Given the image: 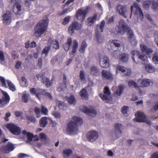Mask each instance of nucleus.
Instances as JSON below:
<instances>
[{
    "instance_id": "61",
    "label": "nucleus",
    "mask_w": 158,
    "mask_h": 158,
    "mask_svg": "<svg viewBox=\"0 0 158 158\" xmlns=\"http://www.w3.org/2000/svg\"><path fill=\"white\" fill-rule=\"evenodd\" d=\"M37 89H36L35 88H32L30 89V93L33 95L36 94Z\"/></svg>"
},
{
    "instance_id": "18",
    "label": "nucleus",
    "mask_w": 158,
    "mask_h": 158,
    "mask_svg": "<svg viewBox=\"0 0 158 158\" xmlns=\"http://www.w3.org/2000/svg\"><path fill=\"white\" fill-rule=\"evenodd\" d=\"M41 95H44L47 98L49 99H52V96L49 93L45 92V91L44 89H38L36 93V96L40 98V97Z\"/></svg>"
},
{
    "instance_id": "45",
    "label": "nucleus",
    "mask_w": 158,
    "mask_h": 158,
    "mask_svg": "<svg viewBox=\"0 0 158 158\" xmlns=\"http://www.w3.org/2000/svg\"><path fill=\"white\" fill-rule=\"evenodd\" d=\"M10 99H0V107H3L9 102Z\"/></svg>"
},
{
    "instance_id": "62",
    "label": "nucleus",
    "mask_w": 158,
    "mask_h": 158,
    "mask_svg": "<svg viewBox=\"0 0 158 158\" xmlns=\"http://www.w3.org/2000/svg\"><path fill=\"white\" fill-rule=\"evenodd\" d=\"M28 156L27 155L23 153H19L18 155V158H24L26 157H28Z\"/></svg>"
},
{
    "instance_id": "33",
    "label": "nucleus",
    "mask_w": 158,
    "mask_h": 158,
    "mask_svg": "<svg viewBox=\"0 0 158 158\" xmlns=\"http://www.w3.org/2000/svg\"><path fill=\"white\" fill-rule=\"evenodd\" d=\"M129 55L127 53H123L121 55L119 56L120 60L123 62H127L129 59Z\"/></svg>"
},
{
    "instance_id": "37",
    "label": "nucleus",
    "mask_w": 158,
    "mask_h": 158,
    "mask_svg": "<svg viewBox=\"0 0 158 158\" xmlns=\"http://www.w3.org/2000/svg\"><path fill=\"white\" fill-rule=\"evenodd\" d=\"M129 107L127 106H123L121 109V112L125 116H127Z\"/></svg>"
},
{
    "instance_id": "11",
    "label": "nucleus",
    "mask_w": 158,
    "mask_h": 158,
    "mask_svg": "<svg viewBox=\"0 0 158 158\" xmlns=\"http://www.w3.org/2000/svg\"><path fill=\"white\" fill-rule=\"evenodd\" d=\"M151 4H152V8L153 10H158V0H157L156 2L154 1H145L143 3V5L145 9L148 10Z\"/></svg>"
},
{
    "instance_id": "5",
    "label": "nucleus",
    "mask_w": 158,
    "mask_h": 158,
    "mask_svg": "<svg viewBox=\"0 0 158 158\" xmlns=\"http://www.w3.org/2000/svg\"><path fill=\"white\" fill-rule=\"evenodd\" d=\"M91 9L90 6H87L84 8L78 10L76 14V17L77 19L83 22L85 19L86 15L89 12Z\"/></svg>"
},
{
    "instance_id": "35",
    "label": "nucleus",
    "mask_w": 158,
    "mask_h": 158,
    "mask_svg": "<svg viewBox=\"0 0 158 158\" xmlns=\"http://www.w3.org/2000/svg\"><path fill=\"white\" fill-rule=\"evenodd\" d=\"M42 82L47 87H48L51 86L52 84V81L50 82L49 79L46 77L43 78Z\"/></svg>"
},
{
    "instance_id": "34",
    "label": "nucleus",
    "mask_w": 158,
    "mask_h": 158,
    "mask_svg": "<svg viewBox=\"0 0 158 158\" xmlns=\"http://www.w3.org/2000/svg\"><path fill=\"white\" fill-rule=\"evenodd\" d=\"M51 48V46L49 45L46 46L43 49L42 52V56L43 57H45L47 56Z\"/></svg>"
},
{
    "instance_id": "13",
    "label": "nucleus",
    "mask_w": 158,
    "mask_h": 158,
    "mask_svg": "<svg viewBox=\"0 0 158 158\" xmlns=\"http://www.w3.org/2000/svg\"><path fill=\"white\" fill-rule=\"evenodd\" d=\"M80 109L83 112L90 116L94 117L97 114L96 111L93 109H89L85 106H81Z\"/></svg>"
},
{
    "instance_id": "54",
    "label": "nucleus",
    "mask_w": 158,
    "mask_h": 158,
    "mask_svg": "<svg viewBox=\"0 0 158 158\" xmlns=\"http://www.w3.org/2000/svg\"><path fill=\"white\" fill-rule=\"evenodd\" d=\"M110 44L111 46L114 45L116 47H119L120 46V44L118 42V40H113L111 42Z\"/></svg>"
},
{
    "instance_id": "24",
    "label": "nucleus",
    "mask_w": 158,
    "mask_h": 158,
    "mask_svg": "<svg viewBox=\"0 0 158 158\" xmlns=\"http://www.w3.org/2000/svg\"><path fill=\"white\" fill-rule=\"evenodd\" d=\"M97 14H94L92 16L89 17L87 19V25L88 26H92L96 21L97 18Z\"/></svg>"
},
{
    "instance_id": "57",
    "label": "nucleus",
    "mask_w": 158,
    "mask_h": 158,
    "mask_svg": "<svg viewBox=\"0 0 158 158\" xmlns=\"http://www.w3.org/2000/svg\"><path fill=\"white\" fill-rule=\"evenodd\" d=\"M44 73H40L39 74H37L36 75L37 78L39 80H41V81L43 80V78L45 77H44Z\"/></svg>"
},
{
    "instance_id": "8",
    "label": "nucleus",
    "mask_w": 158,
    "mask_h": 158,
    "mask_svg": "<svg viewBox=\"0 0 158 158\" xmlns=\"http://www.w3.org/2000/svg\"><path fill=\"white\" fill-rule=\"evenodd\" d=\"M6 127L12 134L18 135L21 133L20 128L14 123H8Z\"/></svg>"
},
{
    "instance_id": "44",
    "label": "nucleus",
    "mask_w": 158,
    "mask_h": 158,
    "mask_svg": "<svg viewBox=\"0 0 158 158\" xmlns=\"http://www.w3.org/2000/svg\"><path fill=\"white\" fill-rule=\"evenodd\" d=\"M114 126L115 131H118V132L121 134L122 133V131L121 130V128L122 126V124H121L116 123L114 124Z\"/></svg>"
},
{
    "instance_id": "32",
    "label": "nucleus",
    "mask_w": 158,
    "mask_h": 158,
    "mask_svg": "<svg viewBox=\"0 0 158 158\" xmlns=\"http://www.w3.org/2000/svg\"><path fill=\"white\" fill-rule=\"evenodd\" d=\"M58 106L60 110H65L68 108L67 105L62 101H58Z\"/></svg>"
},
{
    "instance_id": "14",
    "label": "nucleus",
    "mask_w": 158,
    "mask_h": 158,
    "mask_svg": "<svg viewBox=\"0 0 158 158\" xmlns=\"http://www.w3.org/2000/svg\"><path fill=\"white\" fill-rule=\"evenodd\" d=\"M99 58V63L102 67L106 68L109 66L110 61L108 57L102 56H100Z\"/></svg>"
},
{
    "instance_id": "51",
    "label": "nucleus",
    "mask_w": 158,
    "mask_h": 158,
    "mask_svg": "<svg viewBox=\"0 0 158 158\" xmlns=\"http://www.w3.org/2000/svg\"><path fill=\"white\" fill-rule=\"evenodd\" d=\"M52 44L53 47L54 48L56 49H58L59 48L60 45L57 40H53L52 41Z\"/></svg>"
},
{
    "instance_id": "27",
    "label": "nucleus",
    "mask_w": 158,
    "mask_h": 158,
    "mask_svg": "<svg viewBox=\"0 0 158 158\" xmlns=\"http://www.w3.org/2000/svg\"><path fill=\"white\" fill-rule=\"evenodd\" d=\"M91 74L95 76H98L100 75L99 69L95 66H92L90 69Z\"/></svg>"
},
{
    "instance_id": "53",
    "label": "nucleus",
    "mask_w": 158,
    "mask_h": 158,
    "mask_svg": "<svg viewBox=\"0 0 158 158\" xmlns=\"http://www.w3.org/2000/svg\"><path fill=\"white\" fill-rule=\"evenodd\" d=\"M0 81L2 84V86L5 88H6V81L4 77L0 76Z\"/></svg>"
},
{
    "instance_id": "20",
    "label": "nucleus",
    "mask_w": 158,
    "mask_h": 158,
    "mask_svg": "<svg viewBox=\"0 0 158 158\" xmlns=\"http://www.w3.org/2000/svg\"><path fill=\"white\" fill-rule=\"evenodd\" d=\"M15 5L13 7L14 12L16 15L20 14V12L21 10V6L20 5L21 0H16Z\"/></svg>"
},
{
    "instance_id": "38",
    "label": "nucleus",
    "mask_w": 158,
    "mask_h": 158,
    "mask_svg": "<svg viewBox=\"0 0 158 158\" xmlns=\"http://www.w3.org/2000/svg\"><path fill=\"white\" fill-rule=\"evenodd\" d=\"M6 82L9 89L10 90L13 91H15L16 90V89L15 86L12 83L11 81L7 80L6 81Z\"/></svg>"
},
{
    "instance_id": "29",
    "label": "nucleus",
    "mask_w": 158,
    "mask_h": 158,
    "mask_svg": "<svg viewBox=\"0 0 158 158\" xmlns=\"http://www.w3.org/2000/svg\"><path fill=\"white\" fill-rule=\"evenodd\" d=\"M124 88V86L123 85H120L118 87L117 91L114 93V96L115 97L120 96L123 93Z\"/></svg>"
},
{
    "instance_id": "63",
    "label": "nucleus",
    "mask_w": 158,
    "mask_h": 158,
    "mask_svg": "<svg viewBox=\"0 0 158 158\" xmlns=\"http://www.w3.org/2000/svg\"><path fill=\"white\" fill-rule=\"evenodd\" d=\"M68 102L70 105H75L76 101V99H68Z\"/></svg>"
},
{
    "instance_id": "23",
    "label": "nucleus",
    "mask_w": 158,
    "mask_h": 158,
    "mask_svg": "<svg viewBox=\"0 0 158 158\" xmlns=\"http://www.w3.org/2000/svg\"><path fill=\"white\" fill-rule=\"evenodd\" d=\"M103 92L104 94H99L100 97L102 99H108V98L106 96L110 95L111 94L109 88L107 86H106L104 89Z\"/></svg>"
},
{
    "instance_id": "4",
    "label": "nucleus",
    "mask_w": 158,
    "mask_h": 158,
    "mask_svg": "<svg viewBox=\"0 0 158 158\" xmlns=\"http://www.w3.org/2000/svg\"><path fill=\"white\" fill-rule=\"evenodd\" d=\"M131 14L130 18L133 10H135V15L137 16L138 20L140 21L143 20V14L140 5L134 2L133 5L131 6Z\"/></svg>"
},
{
    "instance_id": "1",
    "label": "nucleus",
    "mask_w": 158,
    "mask_h": 158,
    "mask_svg": "<svg viewBox=\"0 0 158 158\" xmlns=\"http://www.w3.org/2000/svg\"><path fill=\"white\" fill-rule=\"evenodd\" d=\"M82 119L77 116H74L72 120L68 124L67 131L70 134H76L78 131V126H81L83 124Z\"/></svg>"
},
{
    "instance_id": "10",
    "label": "nucleus",
    "mask_w": 158,
    "mask_h": 158,
    "mask_svg": "<svg viewBox=\"0 0 158 158\" xmlns=\"http://www.w3.org/2000/svg\"><path fill=\"white\" fill-rule=\"evenodd\" d=\"M82 27V25L77 21H74L72 23L68 28L69 33L72 35L74 32V30H80Z\"/></svg>"
},
{
    "instance_id": "26",
    "label": "nucleus",
    "mask_w": 158,
    "mask_h": 158,
    "mask_svg": "<svg viewBox=\"0 0 158 158\" xmlns=\"http://www.w3.org/2000/svg\"><path fill=\"white\" fill-rule=\"evenodd\" d=\"M15 148L14 145L11 143H8L6 145L3 149V151L5 153L7 154L9 152L12 151Z\"/></svg>"
},
{
    "instance_id": "42",
    "label": "nucleus",
    "mask_w": 158,
    "mask_h": 158,
    "mask_svg": "<svg viewBox=\"0 0 158 158\" xmlns=\"http://www.w3.org/2000/svg\"><path fill=\"white\" fill-rule=\"evenodd\" d=\"M78 47V43L76 40L73 41L72 50L73 53L76 52Z\"/></svg>"
},
{
    "instance_id": "41",
    "label": "nucleus",
    "mask_w": 158,
    "mask_h": 158,
    "mask_svg": "<svg viewBox=\"0 0 158 158\" xmlns=\"http://www.w3.org/2000/svg\"><path fill=\"white\" fill-rule=\"evenodd\" d=\"M87 44L86 42L84 41L82 43L79 51L81 53H83L85 51V49L87 46Z\"/></svg>"
},
{
    "instance_id": "30",
    "label": "nucleus",
    "mask_w": 158,
    "mask_h": 158,
    "mask_svg": "<svg viewBox=\"0 0 158 158\" xmlns=\"http://www.w3.org/2000/svg\"><path fill=\"white\" fill-rule=\"evenodd\" d=\"M67 90V88L66 84L62 83L60 84L57 87V91L59 92H63L64 93Z\"/></svg>"
},
{
    "instance_id": "59",
    "label": "nucleus",
    "mask_w": 158,
    "mask_h": 158,
    "mask_svg": "<svg viewBox=\"0 0 158 158\" xmlns=\"http://www.w3.org/2000/svg\"><path fill=\"white\" fill-rule=\"evenodd\" d=\"M52 114L56 118H59L61 117V114L60 113L57 111H54L53 112Z\"/></svg>"
},
{
    "instance_id": "12",
    "label": "nucleus",
    "mask_w": 158,
    "mask_h": 158,
    "mask_svg": "<svg viewBox=\"0 0 158 158\" xmlns=\"http://www.w3.org/2000/svg\"><path fill=\"white\" fill-rule=\"evenodd\" d=\"M121 72V73H123L125 76L130 75L131 73V70L129 69H127L124 66L118 65L116 67V73L117 74L119 72Z\"/></svg>"
},
{
    "instance_id": "25",
    "label": "nucleus",
    "mask_w": 158,
    "mask_h": 158,
    "mask_svg": "<svg viewBox=\"0 0 158 158\" xmlns=\"http://www.w3.org/2000/svg\"><path fill=\"white\" fill-rule=\"evenodd\" d=\"M102 74L103 79L108 80H113V77L112 74L106 70H103L102 71Z\"/></svg>"
},
{
    "instance_id": "39",
    "label": "nucleus",
    "mask_w": 158,
    "mask_h": 158,
    "mask_svg": "<svg viewBox=\"0 0 158 158\" xmlns=\"http://www.w3.org/2000/svg\"><path fill=\"white\" fill-rule=\"evenodd\" d=\"M21 85L23 87H26L28 85V83L27 79L24 77H22L21 78V80L20 82Z\"/></svg>"
},
{
    "instance_id": "3",
    "label": "nucleus",
    "mask_w": 158,
    "mask_h": 158,
    "mask_svg": "<svg viewBox=\"0 0 158 158\" xmlns=\"http://www.w3.org/2000/svg\"><path fill=\"white\" fill-rule=\"evenodd\" d=\"M131 54L132 56V58L134 61L136 63H139L140 61L145 62L147 59L146 55L141 52L139 50H133L131 52Z\"/></svg>"
},
{
    "instance_id": "60",
    "label": "nucleus",
    "mask_w": 158,
    "mask_h": 158,
    "mask_svg": "<svg viewBox=\"0 0 158 158\" xmlns=\"http://www.w3.org/2000/svg\"><path fill=\"white\" fill-rule=\"evenodd\" d=\"M2 92L3 94V99H10V97L8 94L5 91L2 90Z\"/></svg>"
},
{
    "instance_id": "22",
    "label": "nucleus",
    "mask_w": 158,
    "mask_h": 158,
    "mask_svg": "<svg viewBox=\"0 0 158 158\" xmlns=\"http://www.w3.org/2000/svg\"><path fill=\"white\" fill-rule=\"evenodd\" d=\"M151 81L150 79H139L138 81V83L140 87H146L150 85Z\"/></svg>"
},
{
    "instance_id": "15",
    "label": "nucleus",
    "mask_w": 158,
    "mask_h": 158,
    "mask_svg": "<svg viewBox=\"0 0 158 158\" xmlns=\"http://www.w3.org/2000/svg\"><path fill=\"white\" fill-rule=\"evenodd\" d=\"M127 37L130 43L134 46H136L138 41L136 39V37L132 30H129L127 33Z\"/></svg>"
},
{
    "instance_id": "52",
    "label": "nucleus",
    "mask_w": 158,
    "mask_h": 158,
    "mask_svg": "<svg viewBox=\"0 0 158 158\" xmlns=\"http://www.w3.org/2000/svg\"><path fill=\"white\" fill-rule=\"evenodd\" d=\"M34 112L37 117H39L41 116L40 110L39 108L37 107H35Z\"/></svg>"
},
{
    "instance_id": "28",
    "label": "nucleus",
    "mask_w": 158,
    "mask_h": 158,
    "mask_svg": "<svg viewBox=\"0 0 158 158\" xmlns=\"http://www.w3.org/2000/svg\"><path fill=\"white\" fill-rule=\"evenodd\" d=\"M48 118L46 117H42L39 121L40 126L44 128L46 126L48 123Z\"/></svg>"
},
{
    "instance_id": "7",
    "label": "nucleus",
    "mask_w": 158,
    "mask_h": 158,
    "mask_svg": "<svg viewBox=\"0 0 158 158\" xmlns=\"http://www.w3.org/2000/svg\"><path fill=\"white\" fill-rule=\"evenodd\" d=\"M105 24V21L104 20H102L100 24L97 25L96 29L95 30L96 38L97 42L98 43H101L103 41V38L99 35V33L103 32Z\"/></svg>"
},
{
    "instance_id": "2",
    "label": "nucleus",
    "mask_w": 158,
    "mask_h": 158,
    "mask_svg": "<svg viewBox=\"0 0 158 158\" xmlns=\"http://www.w3.org/2000/svg\"><path fill=\"white\" fill-rule=\"evenodd\" d=\"M48 25V22L46 20H43L39 22L35 29V36L38 37L43 35L47 29Z\"/></svg>"
},
{
    "instance_id": "31",
    "label": "nucleus",
    "mask_w": 158,
    "mask_h": 158,
    "mask_svg": "<svg viewBox=\"0 0 158 158\" xmlns=\"http://www.w3.org/2000/svg\"><path fill=\"white\" fill-rule=\"evenodd\" d=\"M145 70L149 73H153L155 71V68L152 64H149L145 66Z\"/></svg>"
},
{
    "instance_id": "55",
    "label": "nucleus",
    "mask_w": 158,
    "mask_h": 158,
    "mask_svg": "<svg viewBox=\"0 0 158 158\" xmlns=\"http://www.w3.org/2000/svg\"><path fill=\"white\" fill-rule=\"evenodd\" d=\"M34 137V135L32 133H31L29 132L27 133V137L28 141L30 142L31 141Z\"/></svg>"
},
{
    "instance_id": "58",
    "label": "nucleus",
    "mask_w": 158,
    "mask_h": 158,
    "mask_svg": "<svg viewBox=\"0 0 158 158\" xmlns=\"http://www.w3.org/2000/svg\"><path fill=\"white\" fill-rule=\"evenodd\" d=\"M70 19V17L69 16L65 17L62 22V24L64 25H66L68 24L69 22Z\"/></svg>"
},
{
    "instance_id": "17",
    "label": "nucleus",
    "mask_w": 158,
    "mask_h": 158,
    "mask_svg": "<svg viewBox=\"0 0 158 158\" xmlns=\"http://www.w3.org/2000/svg\"><path fill=\"white\" fill-rule=\"evenodd\" d=\"M86 136L90 141L93 142L98 139V135L96 131L91 130L87 133Z\"/></svg>"
},
{
    "instance_id": "16",
    "label": "nucleus",
    "mask_w": 158,
    "mask_h": 158,
    "mask_svg": "<svg viewBox=\"0 0 158 158\" xmlns=\"http://www.w3.org/2000/svg\"><path fill=\"white\" fill-rule=\"evenodd\" d=\"M11 13L10 11H7L2 16L3 23L6 25L9 24L11 21Z\"/></svg>"
},
{
    "instance_id": "64",
    "label": "nucleus",
    "mask_w": 158,
    "mask_h": 158,
    "mask_svg": "<svg viewBox=\"0 0 158 158\" xmlns=\"http://www.w3.org/2000/svg\"><path fill=\"white\" fill-rule=\"evenodd\" d=\"M11 114L10 112L7 113L6 114L5 116L4 117V120L6 121H9L8 117L10 116Z\"/></svg>"
},
{
    "instance_id": "49",
    "label": "nucleus",
    "mask_w": 158,
    "mask_h": 158,
    "mask_svg": "<svg viewBox=\"0 0 158 158\" xmlns=\"http://www.w3.org/2000/svg\"><path fill=\"white\" fill-rule=\"evenodd\" d=\"M120 52L119 51H114L112 54L113 57H114L115 59H117L118 58H119Z\"/></svg>"
},
{
    "instance_id": "19",
    "label": "nucleus",
    "mask_w": 158,
    "mask_h": 158,
    "mask_svg": "<svg viewBox=\"0 0 158 158\" xmlns=\"http://www.w3.org/2000/svg\"><path fill=\"white\" fill-rule=\"evenodd\" d=\"M135 115L136 117V118H135L136 122H142L146 121V115L142 112L140 111L137 112Z\"/></svg>"
},
{
    "instance_id": "50",
    "label": "nucleus",
    "mask_w": 158,
    "mask_h": 158,
    "mask_svg": "<svg viewBox=\"0 0 158 158\" xmlns=\"http://www.w3.org/2000/svg\"><path fill=\"white\" fill-rule=\"evenodd\" d=\"M30 97L29 94L26 91L23 92L22 94V99H28Z\"/></svg>"
},
{
    "instance_id": "48",
    "label": "nucleus",
    "mask_w": 158,
    "mask_h": 158,
    "mask_svg": "<svg viewBox=\"0 0 158 158\" xmlns=\"http://www.w3.org/2000/svg\"><path fill=\"white\" fill-rule=\"evenodd\" d=\"M152 60L154 63L158 64V55L157 53L154 54Z\"/></svg>"
},
{
    "instance_id": "9",
    "label": "nucleus",
    "mask_w": 158,
    "mask_h": 158,
    "mask_svg": "<svg viewBox=\"0 0 158 158\" xmlns=\"http://www.w3.org/2000/svg\"><path fill=\"white\" fill-rule=\"evenodd\" d=\"M116 11L117 13L125 18H127L130 13L126 6L120 4L117 5Z\"/></svg>"
},
{
    "instance_id": "46",
    "label": "nucleus",
    "mask_w": 158,
    "mask_h": 158,
    "mask_svg": "<svg viewBox=\"0 0 158 158\" xmlns=\"http://www.w3.org/2000/svg\"><path fill=\"white\" fill-rule=\"evenodd\" d=\"M128 85L130 87H135V88L138 87L137 83L134 81H130L128 82Z\"/></svg>"
},
{
    "instance_id": "6",
    "label": "nucleus",
    "mask_w": 158,
    "mask_h": 158,
    "mask_svg": "<svg viewBox=\"0 0 158 158\" xmlns=\"http://www.w3.org/2000/svg\"><path fill=\"white\" fill-rule=\"evenodd\" d=\"M117 29L118 33L121 35H124L126 31L128 32L129 30H131L123 20H121L118 22Z\"/></svg>"
},
{
    "instance_id": "36",
    "label": "nucleus",
    "mask_w": 158,
    "mask_h": 158,
    "mask_svg": "<svg viewBox=\"0 0 158 158\" xmlns=\"http://www.w3.org/2000/svg\"><path fill=\"white\" fill-rule=\"evenodd\" d=\"M72 153L73 152L71 149H67L64 150L63 152L64 157V158H68Z\"/></svg>"
},
{
    "instance_id": "21",
    "label": "nucleus",
    "mask_w": 158,
    "mask_h": 158,
    "mask_svg": "<svg viewBox=\"0 0 158 158\" xmlns=\"http://www.w3.org/2000/svg\"><path fill=\"white\" fill-rule=\"evenodd\" d=\"M140 47L141 51L147 55H150L153 52V50L151 48H148L144 44H140Z\"/></svg>"
},
{
    "instance_id": "40",
    "label": "nucleus",
    "mask_w": 158,
    "mask_h": 158,
    "mask_svg": "<svg viewBox=\"0 0 158 158\" xmlns=\"http://www.w3.org/2000/svg\"><path fill=\"white\" fill-rule=\"evenodd\" d=\"M80 94L82 98H87L88 94L87 90L85 89H83L80 92Z\"/></svg>"
},
{
    "instance_id": "56",
    "label": "nucleus",
    "mask_w": 158,
    "mask_h": 158,
    "mask_svg": "<svg viewBox=\"0 0 158 158\" xmlns=\"http://www.w3.org/2000/svg\"><path fill=\"white\" fill-rule=\"evenodd\" d=\"M41 112L42 113L45 115L48 114V110L47 108L44 106H42Z\"/></svg>"
},
{
    "instance_id": "47",
    "label": "nucleus",
    "mask_w": 158,
    "mask_h": 158,
    "mask_svg": "<svg viewBox=\"0 0 158 158\" xmlns=\"http://www.w3.org/2000/svg\"><path fill=\"white\" fill-rule=\"evenodd\" d=\"M26 119L27 120L33 123H35L36 121V118L34 116H27Z\"/></svg>"
},
{
    "instance_id": "43",
    "label": "nucleus",
    "mask_w": 158,
    "mask_h": 158,
    "mask_svg": "<svg viewBox=\"0 0 158 158\" xmlns=\"http://www.w3.org/2000/svg\"><path fill=\"white\" fill-rule=\"evenodd\" d=\"M79 77L80 79L82 82L84 83L85 82L86 80L85 78V74L83 71L81 70L80 71Z\"/></svg>"
}]
</instances>
